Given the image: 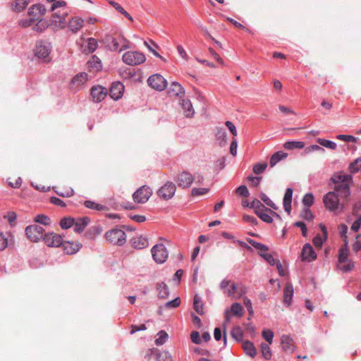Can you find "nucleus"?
Segmentation results:
<instances>
[{
    "label": "nucleus",
    "instance_id": "1",
    "mask_svg": "<svg viewBox=\"0 0 361 361\" xmlns=\"http://www.w3.org/2000/svg\"><path fill=\"white\" fill-rule=\"evenodd\" d=\"M331 180L336 184L334 190L341 197H348L350 195V187L348 183L352 180V176L343 173H335L331 177Z\"/></svg>",
    "mask_w": 361,
    "mask_h": 361
},
{
    "label": "nucleus",
    "instance_id": "2",
    "mask_svg": "<svg viewBox=\"0 0 361 361\" xmlns=\"http://www.w3.org/2000/svg\"><path fill=\"white\" fill-rule=\"evenodd\" d=\"M343 198L334 189L324 196L323 202L325 207L331 212L343 211L344 207L341 200Z\"/></svg>",
    "mask_w": 361,
    "mask_h": 361
},
{
    "label": "nucleus",
    "instance_id": "3",
    "mask_svg": "<svg viewBox=\"0 0 361 361\" xmlns=\"http://www.w3.org/2000/svg\"><path fill=\"white\" fill-rule=\"evenodd\" d=\"M53 14L51 19V25L54 29L61 30L66 27L67 22L66 17L68 15L67 10H59L53 11Z\"/></svg>",
    "mask_w": 361,
    "mask_h": 361
},
{
    "label": "nucleus",
    "instance_id": "4",
    "mask_svg": "<svg viewBox=\"0 0 361 361\" xmlns=\"http://www.w3.org/2000/svg\"><path fill=\"white\" fill-rule=\"evenodd\" d=\"M106 240L114 245H122L126 243V234L119 228H113L105 234Z\"/></svg>",
    "mask_w": 361,
    "mask_h": 361
},
{
    "label": "nucleus",
    "instance_id": "5",
    "mask_svg": "<svg viewBox=\"0 0 361 361\" xmlns=\"http://www.w3.org/2000/svg\"><path fill=\"white\" fill-rule=\"evenodd\" d=\"M34 51L37 58L44 59L47 62L50 61L49 55L51 51V46L49 42L45 41L37 42Z\"/></svg>",
    "mask_w": 361,
    "mask_h": 361
},
{
    "label": "nucleus",
    "instance_id": "6",
    "mask_svg": "<svg viewBox=\"0 0 361 361\" xmlns=\"http://www.w3.org/2000/svg\"><path fill=\"white\" fill-rule=\"evenodd\" d=\"M123 61L130 66H137L144 63L145 56L140 51H127L122 57Z\"/></svg>",
    "mask_w": 361,
    "mask_h": 361
},
{
    "label": "nucleus",
    "instance_id": "7",
    "mask_svg": "<svg viewBox=\"0 0 361 361\" xmlns=\"http://www.w3.org/2000/svg\"><path fill=\"white\" fill-rule=\"evenodd\" d=\"M44 229L42 226L32 224L25 228V234L27 238L32 242L37 243L43 239Z\"/></svg>",
    "mask_w": 361,
    "mask_h": 361
},
{
    "label": "nucleus",
    "instance_id": "8",
    "mask_svg": "<svg viewBox=\"0 0 361 361\" xmlns=\"http://www.w3.org/2000/svg\"><path fill=\"white\" fill-rule=\"evenodd\" d=\"M154 260L158 264H162L168 258L169 252L164 244H157L151 250Z\"/></svg>",
    "mask_w": 361,
    "mask_h": 361
},
{
    "label": "nucleus",
    "instance_id": "9",
    "mask_svg": "<svg viewBox=\"0 0 361 361\" xmlns=\"http://www.w3.org/2000/svg\"><path fill=\"white\" fill-rule=\"evenodd\" d=\"M152 195L151 188L143 185L138 188L133 195V200L136 203H145Z\"/></svg>",
    "mask_w": 361,
    "mask_h": 361
},
{
    "label": "nucleus",
    "instance_id": "10",
    "mask_svg": "<svg viewBox=\"0 0 361 361\" xmlns=\"http://www.w3.org/2000/svg\"><path fill=\"white\" fill-rule=\"evenodd\" d=\"M46 11V8L43 4H37L29 8L27 14L36 23H38L42 21Z\"/></svg>",
    "mask_w": 361,
    "mask_h": 361
},
{
    "label": "nucleus",
    "instance_id": "11",
    "mask_svg": "<svg viewBox=\"0 0 361 361\" xmlns=\"http://www.w3.org/2000/svg\"><path fill=\"white\" fill-rule=\"evenodd\" d=\"M176 190V186L172 182H166L157 191V195L164 200L171 199Z\"/></svg>",
    "mask_w": 361,
    "mask_h": 361
},
{
    "label": "nucleus",
    "instance_id": "12",
    "mask_svg": "<svg viewBox=\"0 0 361 361\" xmlns=\"http://www.w3.org/2000/svg\"><path fill=\"white\" fill-rule=\"evenodd\" d=\"M148 85L157 91L164 90L167 85L166 79L160 74L151 75L147 80Z\"/></svg>",
    "mask_w": 361,
    "mask_h": 361
},
{
    "label": "nucleus",
    "instance_id": "13",
    "mask_svg": "<svg viewBox=\"0 0 361 361\" xmlns=\"http://www.w3.org/2000/svg\"><path fill=\"white\" fill-rule=\"evenodd\" d=\"M194 179V176L190 172L184 171L177 175L175 180L179 187L188 188L193 183Z\"/></svg>",
    "mask_w": 361,
    "mask_h": 361
},
{
    "label": "nucleus",
    "instance_id": "14",
    "mask_svg": "<svg viewBox=\"0 0 361 361\" xmlns=\"http://www.w3.org/2000/svg\"><path fill=\"white\" fill-rule=\"evenodd\" d=\"M246 293V288L241 283L231 284V288L227 291V295L233 298L238 299Z\"/></svg>",
    "mask_w": 361,
    "mask_h": 361
},
{
    "label": "nucleus",
    "instance_id": "15",
    "mask_svg": "<svg viewBox=\"0 0 361 361\" xmlns=\"http://www.w3.org/2000/svg\"><path fill=\"white\" fill-rule=\"evenodd\" d=\"M43 240L49 247H59L62 244V237L54 233H49L44 235Z\"/></svg>",
    "mask_w": 361,
    "mask_h": 361
},
{
    "label": "nucleus",
    "instance_id": "16",
    "mask_svg": "<svg viewBox=\"0 0 361 361\" xmlns=\"http://www.w3.org/2000/svg\"><path fill=\"white\" fill-rule=\"evenodd\" d=\"M84 24L85 20L82 18L74 16L69 20L66 25L72 33L75 34L82 28Z\"/></svg>",
    "mask_w": 361,
    "mask_h": 361
},
{
    "label": "nucleus",
    "instance_id": "17",
    "mask_svg": "<svg viewBox=\"0 0 361 361\" xmlns=\"http://www.w3.org/2000/svg\"><path fill=\"white\" fill-rule=\"evenodd\" d=\"M123 92L124 85L121 82H114L110 87L109 95L113 99L118 100L123 96Z\"/></svg>",
    "mask_w": 361,
    "mask_h": 361
},
{
    "label": "nucleus",
    "instance_id": "18",
    "mask_svg": "<svg viewBox=\"0 0 361 361\" xmlns=\"http://www.w3.org/2000/svg\"><path fill=\"white\" fill-rule=\"evenodd\" d=\"M301 257L303 261L312 262L317 258V254L312 246L307 243L302 247Z\"/></svg>",
    "mask_w": 361,
    "mask_h": 361
},
{
    "label": "nucleus",
    "instance_id": "19",
    "mask_svg": "<svg viewBox=\"0 0 361 361\" xmlns=\"http://www.w3.org/2000/svg\"><path fill=\"white\" fill-rule=\"evenodd\" d=\"M61 245L63 247L64 252L67 255H73L79 251L81 247V244L78 242L63 241Z\"/></svg>",
    "mask_w": 361,
    "mask_h": 361
},
{
    "label": "nucleus",
    "instance_id": "20",
    "mask_svg": "<svg viewBox=\"0 0 361 361\" xmlns=\"http://www.w3.org/2000/svg\"><path fill=\"white\" fill-rule=\"evenodd\" d=\"M231 313L234 316L241 317L244 314V310L240 303H233L231 307V310H226L225 312V319L227 322L230 321Z\"/></svg>",
    "mask_w": 361,
    "mask_h": 361
},
{
    "label": "nucleus",
    "instance_id": "21",
    "mask_svg": "<svg viewBox=\"0 0 361 361\" xmlns=\"http://www.w3.org/2000/svg\"><path fill=\"white\" fill-rule=\"evenodd\" d=\"M88 80V75L81 72L75 75L71 80V88L78 89Z\"/></svg>",
    "mask_w": 361,
    "mask_h": 361
},
{
    "label": "nucleus",
    "instance_id": "22",
    "mask_svg": "<svg viewBox=\"0 0 361 361\" xmlns=\"http://www.w3.org/2000/svg\"><path fill=\"white\" fill-rule=\"evenodd\" d=\"M91 96L94 102H99L106 96V90L102 86L93 87L91 89Z\"/></svg>",
    "mask_w": 361,
    "mask_h": 361
},
{
    "label": "nucleus",
    "instance_id": "23",
    "mask_svg": "<svg viewBox=\"0 0 361 361\" xmlns=\"http://www.w3.org/2000/svg\"><path fill=\"white\" fill-rule=\"evenodd\" d=\"M30 4V0H14L10 5L11 9L16 13L23 11Z\"/></svg>",
    "mask_w": 361,
    "mask_h": 361
},
{
    "label": "nucleus",
    "instance_id": "24",
    "mask_svg": "<svg viewBox=\"0 0 361 361\" xmlns=\"http://www.w3.org/2000/svg\"><path fill=\"white\" fill-rule=\"evenodd\" d=\"M281 344L283 349L286 352L294 350L293 340L289 336L283 335L281 338Z\"/></svg>",
    "mask_w": 361,
    "mask_h": 361
},
{
    "label": "nucleus",
    "instance_id": "25",
    "mask_svg": "<svg viewBox=\"0 0 361 361\" xmlns=\"http://www.w3.org/2000/svg\"><path fill=\"white\" fill-rule=\"evenodd\" d=\"M348 243L345 240L344 244L339 249L338 253V262L339 264L345 263L348 261V257L349 255Z\"/></svg>",
    "mask_w": 361,
    "mask_h": 361
},
{
    "label": "nucleus",
    "instance_id": "26",
    "mask_svg": "<svg viewBox=\"0 0 361 361\" xmlns=\"http://www.w3.org/2000/svg\"><path fill=\"white\" fill-rule=\"evenodd\" d=\"M293 196V190L291 188H287L283 197V207L286 212L288 214L291 211V202Z\"/></svg>",
    "mask_w": 361,
    "mask_h": 361
},
{
    "label": "nucleus",
    "instance_id": "27",
    "mask_svg": "<svg viewBox=\"0 0 361 361\" xmlns=\"http://www.w3.org/2000/svg\"><path fill=\"white\" fill-rule=\"evenodd\" d=\"M169 93L176 97H181L184 96L185 91L180 84L177 82H173L169 88Z\"/></svg>",
    "mask_w": 361,
    "mask_h": 361
},
{
    "label": "nucleus",
    "instance_id": "28",
    "mask_svg": "<svg viewBox=\"0 0 361 361\" xmlns=\"http://www.w3.org/2000/svg\"><path fill=\"white\" fill-rule=\"evenodd\" d=\"M293 295V287L292 284L288 283L286 284L283 290V302L289 305L290 304Z\"/></svg>",
    "mask_w": 361,
    "mask_h": 361
},
{
    "label": "nucleus",
    "instance_id": "29",
    "mask_svg": "<svg viewBox=\"0 0 361 361\" xmlns=\"http://www.w3.org/2000/svg\"><path fill=\"white\" fill-rule=\"evenodd\" d=\"M89 221H90V219L88 217H83V218L78 219L76 221H75V223L73 224L74 231L78 233L82 232L85 229V228L87 226Z\"/></svg>",
    "mask_w": 361,
    "mask_h": 361
},
{
    "label": "nucleus",
    "instance_id": "30",
    "mask_svg": "<svg viewBox=\"0 0 361 361\" xmlns=\"http://www.w3.org/2000/svg\"><path fill=\"white\" fill-rule=\"evenodd\" d=\"M180 104L183 112L187 117H191L193 116L195 111L189 99H183Z\"/></svg>",
    "mask_w": 361,
    "mask_h": 361
},
{
    "label": "nucleus",
    "instance_id": "31",
    "mask_svg": "<svg viewBox=\"0 0 361 361\" xmlns=\"http://www.w3.org/2000/svg\"><path fill=\"white\" fill-rule=\"evenodd\" d=\"M288 154L281 151L275 152L270 158L269 165L271 167H274L281 160L286 158Z\"/></svg>",
    "mask_w": 361,
    "mask_h": 361
},
{
    "label": "nucleus",
    "instance_id": "32",
    "mask_svg": "<svg viewBox=\"0 0 361 361\" xmlns=\"http://www.w3.org/2000/svg\"><path fill=\"white\" fill-rule=\"evenodd\" d=\"M87 64L91 71L96 72L102 68V62L96 56H92L91 59L87 62Z\"/></svg>",
    "mask_w": 361,
    "mask_h": 361
},
{
    "label": "nucleus",
    "instance_id": "33",
    "mask_svg": "<svg viewBox=\"0 0 361 361\" xmlns=\"http://www.w3.org/2000/svg\"><path fill=\"white\" fill-rule=\"evenodd\" d=\"M104 41L111 51H116L118 49L119 42L114 37L107 35L105 37Z\"/></svg>",
    "mask_w": 361,
    "mask_h": 361
},
{
    "label": "nucleus",
    "instance_id": "34",
    "mask_svg": "<svg viewBox=\"0 0 361 361\" xmlns=\"http://www.w3.org/2000/svg\"><path fill=\"white\" fill-rule=\"evenodd\" d=\"M305 147V142L302 141H288L283 144L286 149L292 150L294 149H302Z\"/></svg>",
    "mask_w": 361,
    "mask_h": 361
},
{
    "label": "nucleus",
    "instance_id": "35",
    "mask_svg": "<svg viewBox=\"0 0 361 361\" xmlns=\"http://www.w3.org/2000/svg\"><path fill=\"white\" fill-rule=\"evenodd\" d=\"M84 205L85 206V207H87L88 209H94L96 211L108 210V208L106 206L96 203V202H94L93 201H90V200L85 201Z\"/></svg>",
    "mask_w": 361,
    "mask_h": 361
},
{
    "label": "nucleus",
    "instance_id": "36",
    "mask_svg": "<svg viewBox=\"0 0 361 361\" xmlns=\"http://www.w3.org/2000/svg\"><path fill=\"white\" fill-rule=\"evenodd\" d=\"M243 348L247 355L252 357L255 356L256 349L252 342L248 341H245L243 344Z\"/></svg>",
    "mask_w": 361,
    "mask_h": 361
},
{
    "label": "nucleus",
    "instance_id": "37",
    "mask_svg": "<svg viewBox=\"0 0 361 361\" xmlns=\"http://www.w3.org/2000/svg\"><path fill=\"white\" fill-rule=\"evenodd\" d=\"M193 307L197 314H204L203 304L201 302L200 298L197 295H195L194 297Z\"/></svg>",
    "mask_w": 361,
    "mask_h": 361
},
{
    "label": "nucleus",
    "instance_id": "38",
    "mask_svg": "<svg viewBox=\"0 0 361 361\" xmlns=\"http://www.w3.org/2000/svg\"><path fill=\"white\" fill-rule=\"evenodd\" d=\"M158 295L159 298H164L169 294V290L167 285L162 282L157 286Z\"/></svg>",
    "mask_w": 361,
    "mask_h": 361
},
{
    "label": "nucleus",
    "instance_id": "39",
    "mask_svg": "<svg viewBox=\"0 0 361 361\" xmlns=\"http://www.w3.org/2000/svg\"><path fill=\"white\" fill-rule=\"evenodd\" d=\"M98 43L94 38H89L87 39V48L85 49L87 53H93L97 48Z\"/></svg>",
    "mask_w": 361,
    "mask_h": 361
},
{
    "label": "nucleus",
    "instance_id": "40",
    "mask_svg": "<svg viewBox=\"0 0 361 361\" xmlns=\"http://www.w3.org/2000/svg\"><path fill=\"white\" fill-rule=\"evenodd\" d=\"M261 353L262 357L266 360H270L271 357V352L269 344L262 343L261 344Z\"/></svg>",
    "mask_w": 361,
    "mask_h": 361
},
{
    "label": "nucleus",
    "instance_id": "41",
    "mask_svg": "<svg viewBox=\"0 0 361 361\" xmlns=\"http://www.w3.org/2000/svg\"><path fill=\"white\" fill-rule=\"evenodd\" d=\"M317 141L320 145L328 149H335L336 148V144L331 140L318 138Z\"/></svg>",
    "mask_w": 361,
    "mask_h": 361
},
{
    "label": "nucleus",
    "instance_id": "42",
    "mask_svg": "<svg viewBox=\"0 0 361 361\" xmlns=\"http://www.w3.org/2000/svg\"><path fill=\"white\" fill-rule=\"evenodd\" d=\"M75 219L71 217L63 218L60 221V226L63 229H67L73 226Z\"/></svg>",
    "mask_w": 361,
    "mask_h": 361
},
{
    "label": "nucleus",
    "instance_id": "43",
    "mask_svg": "<svg viewBox=\"0 0 361 361\" xmlns=\"http://www.w3.org/2000/svg\"><path fill=\"white\" fill-rule=\"evenodd\" d=\"M231 334L233 338L236 341H240L243 338V333L240 326H234L231 331Z\"/></svg>",
    "mask_w": 361,
    "mask_h": 361
},
{
    "label": "nucleus",
    "instance_id": "44",
    "mask_svg": "<svg viewBox=\"0 0 361 361\" xmlns=\"http://www.w3.org/2000/svg\"><path fill=\"white\" fill-rule=\"evenodd\" d=\"M157 361H173L172 355L168 351L157 353Z\"/></svg>",
    "mask_w": 361,
    "mask_h": 361
},
{
    "label": "nucleus",
    "instance_id": "45",
    "mask_svg": "<svg viewBox=\"0 0 361 361\" xmlns=\"http://www.w3.org/2000/svg\"><path fill=\"white\" fill-rule=\"evenodd\" d=\"M349 170L351 173H357L361 170V157L356 159L350 164Z\"/></svg>",
    "mask_w": 361,
    "mask_h": 361
},
{
    "label": "nucleus",
    "instance_id": "46",
    "mask_svg": "<svg viewBox=\"0 0 361 361\" xmlns=\"http://www.w3.org/2000/svg\"><path fill=\"white\" fill-rule=\"evenodd\" d=\"M267 167V164L266 162H264L262 164L257 163L253 166L252 170L255 174L259 175V174L262 173L266 170Z\"/></svg>",
    "mask_w": 361,
    "mask_h": 361
},
{
    "label": "nucleus",
    "instance_id": "47",
    "mask_svg": "<svg viewBox=\"0 0 361 361\" xmlns=\"http://www.w3.org/2000/svg\"><path fill=\"white\" fill-rule=\"evenodd\" d=\"M55 191H56V194H58L59 196H61V197H70L74 195V190L71 188H69L66 190H62L61 188H58V189L56 190Z\"/></svg>",
    "mask_w": 361,
    "mask_h": 361
},
{
    "label": "nucleus",
    "instance_id": "48",
    "mask_svg": "<svg viewBox=\"0 0 361 361\" xmlns=\"http://www.w3.org/2000/svg\"><path fill=\"white\" fill-rule=\"evenodd\" d=\"M248 243L252 246H253L255 248H256L257 250H259L261 252V253L262 252H267L269 250L267 246H266L265 245H263V244H262L260 243L256 242L254 240H249Z\"/></svg>",
    "mask_w": 361,
    "mask_h": 361
},
{
    "label": "nucleus",
    "instance_id": "49",
    "mask_svg": "<svg viewBox=\"0 0 361 361\" xmlns=\"http://www.w3.org/2000/svg\"><path fill=\"white\" fill-rule=\"evenodd\" d=\"M134 246L142 249L147 245V240L145 238L140 237L133 240Z\"/></svg>",
    "mask_w": 361,
    "mask_h": 361
},
{
    "label": "nucleus",
    "instance_id": "50",
    "mask_svg": "<svg viewBox=\"0 0 361 361\" xmlns=\"http://www.w3.org/2000/svg\"><path fill=\"white\" fill-rule=\"evenodd\" d=\"M157 336L159 337L155 340V343L157 345H163L168 338V334L164 331H160Z\"/></svg>",
    "mask_w": 361,
    "mask_h": 361
},
{
    "label": "nucleus",
    "instance_id": "51",
    "mask_svg": "<svg viewBox=\"0 0 361 361\" xmlns=\"http://www.w3.org/2000/svg\"><path fill=\"white\" fill-rule=\"evenodd\" d=\"M314 196L312 193L306 194L302 198V204L307 208L310 207L314 203Z\"/></svg>",
    "mask_w": 361,
    "mask_h": 361
},
{
    "label": "nucleus",
    "instance_id": "52",
    "mask_svg": "<svg viewBox=\"0 0 361 361\" xmlns=\"http://www.w3.org/2000/svg\"><path fill=\"white\" fill-rule=\"evenodd\" d=\"M34 221L37 223L42 224L43 225H49L50 224V219L44 214H38L37 215Z\"/></svg>",
    "mask_w": 361,
    "mask_h": 361
},
{
    "label": "nucleus",
    "instance_id": "53",
    "mask_svg": "<svg viewBox=\"0 0 361 361\" xmlns=\"http://www.w3.org/2000/svg\"><path fill=\"white\" fill-rule=\"evenodd\" d=\"M35 23L36 22H35L30 17L28 18L20 19L18 22V25L23 28L28 27Z\"/></svg>",
    "mask_w": 361,
    "mask_h": 361
},
{
    "label": "nucleus",
    "instance_id": "54",
    "mask_svg": "<svg viewBox=\"0 0 361 361\" xmlns=\"http://www.w3.org/2000/svg\"><path fill=\"white\" fill-rule=\"evenodd\" d=\"M260 199L269 207L274 209H277L278 207L264 193H261L259 195Z\"/></svg>",
    "mask_w": 361,
    "mask_h": 361
},
{
    "label": "nucleus",
    "instance_id": "55",
    "mask_svg": "<svg viewBox=\"0 0 361 361\" xmlns=\"http://www.w3.org/2000/svg\"><path fill=\"white\" fill-rule=\"evenodd\" d=\"M66 5H67V3L65 1H63V0L57 1L53 4V5L51 6V11H58L57 10L58 8H61V10H63V9L66 10Z\"/></svg>",
    "mask_w": 361,
    "mask_h": 361
},
{
    "label": "nucleus",
    "instance_id": "56",
    "mask_svg": "<svg viewBox=\"0 0 361 361\" xmlns=\"http://www.w3.org/2000/svg\"><path fill=\"white\" fill-rule=\"evenodd\" d=\"M346 262H347L346 264L341 265V264L340 265H338V269L341 271H342L343 272L349 271L352 270L354 267L353 262H352L350 260H349V261L348 260Z\"/></svg>",
    "mask_w": 361,
    "mask_h": 361
},
{
    "label": "nucleus",
    "instance_id": "57",
    "mask_svg": "<svg viewBox=\"0 0 361 361\" xmlns=\"http://www.w3.org/2000/svg\"><path fill=\"white\" fill-rule=\"evenodd\" d=\"M263 338L269 343V344H271L274 338V333L272 331L267 329L262 331Z\"/></svg>",
    "mask_w": 361,
    "mask_h": 361
},
{
    "label": "nucleus",
    "instance_id": "58",
    "mask_svg": "<svg viewBox=\"0 0 361 361\" xmlns=\"http://www.w3.org/2000/svg\"><path fill=\"white\" fill-rule=\"evenodd\" d=\"M314 151H319V152H324V149L319 145H311V146H309V147L305 148L304 153L309 154V153H310L312 152H314Z\"/></svg>",
    "mask_w": 361,
    "mask_h": 361
},
{
    "label": "nucleus",
    "instance_id": "59",
    "mask_svg": "<svg viewBox=\"0 0 361 361\" xmlns=\"http://www.w3.org/2000/svg\"><path fill=\"white\" fill-rule=\"evenodd\" d=\"M260 255L266 259V261L271 265H275V263L278 259H274L273 256L270 254H268L267 252H262L260 253Z\"/></svg>",
    "mask_w": 361,
    "mask_h": 361
},
{
    "label": "nucleus",
    "instance_id": "60",
    "mask_svg": "<svg viewBox=\"0 0 361 361\" xmlns=\"http://www.w3.org/2000/svg\"><path fill=\"white\" fill-rule=\"evenodd\" d=\"M208 191L209 190L207 188H194L192 190L191 194L193 196L202 195L207 194Z\"/></svg>",
    "mask_w": 361,
    "mask_h": 361
},
{
    "label": "nucleus",
    "instance_id": "61",
    "mask_svg": "<svg viewBox=\"0 0 361 361\" xmlns=\"http://www.w3.org/2000/svg\"><path fill=\"white\" fill-rule=\"evenodd\" d=\"M235 192L243 197H248L249 190L245 185H240L235 190Z\"/></svg>",
    "mask_w": 361,
    "mask_h": 361
},
{
    "label": "nucleus",
    "instance_id": "62",
    "mask_svg": "<svg viewBox=\"0 0 361 361\" xmlns=\"http://www.w3.org/2000/svg\"><path fill=\"white\" fill-rule=\"evenodd\" d=\"M337 138L338 140L345 141V142H355L357 140V138L353 135H338L337 136Z\"/></svg>",
    "mask_w": 361,
    "mask_h": 361
},
{
    "label": "nucleus",
    "instance_id": "63",
    "mask_svg": "<svg viewBox=\"0 0 361 361\" xmlns=\"http://www.w3.org/2000/svg\"><path fill=\"white\" fill-rule=\"evenodd\" d=\"M50 202L54 205L61 207H65L66 203L61 200V199L56 197H52L50 198Z\"/></svg>",
    "mask_w": 361,
    "mask_h": 361
},
{
    "label": "nucleus",
    "instance_id": "64",
    "mask_svg": "<svg viewBox=\"0 0 361 361\" xmlns=\"http://www.w3.org/2000/svg\"><path fill=\"white\" fill-rule=\"evenodd\" d=\"M353 250L355 252H357L359 250H361V234L357 235L356 240L353 245Z\"/></svg>",
    "mask_w": 361,
    "mask_h": 361
}]
</instances>
